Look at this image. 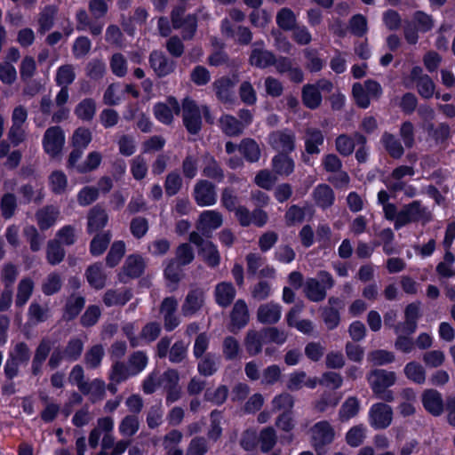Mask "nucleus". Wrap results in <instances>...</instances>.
Here are the masks:
<instances>
[{"label": "nucleus", "mask_w": 455, "mask_h": 455, "mask_svg": "<svg viewBox=\"0 0 455 455\" xmlns=\"http://www.w3.org/2000/svg\"><path fill=\"white\" fill-rule=\"evenodd\" d=\"M302 311V306L293 307L287 314V324L291 327H295L299 331L304 334H309L313 331V323L309 320H298V317Z\"/></svg>", "instance_id": "nucleus-22"}, {"label": "nucleus", "mask_w": 455, "mask_h": 455, "mask_svg": "<svg viewBox=\"0 0 455 455\" xmlns=\"http://www.w3.org/2000/svg\"><path fill=\"white\" fill-rule=\"evenodd\" d=\"M431 220L430 212L420 205L418 201L404 206L397 214L395 228L396 229L410 222L420 221L426 223Z\"/></svg>", "instance_id": "nucleus-3"}, {"label": "nucleus", "mask_w": 455, "mask_h": 455, "mask_svg": "<svg viewBox=\"0 0 455 455\" xmlns=\"http://www.w3.org/2000/svg\"><path fill=\"white\" fill-rule=\"evenodd\" d=\"M310 435L312 444L317 450L334 440L335 431L328 421L322 420L310 428Z\"/></svg>", "instance_id": "nucleus-8"}, {"label": "nucleus", "mask_w": 455, "mask_h": 455, "mask_svg": "<svg viewBox=\"0 0 455 455\" xmlns=\"http://www.w3.org/2000/svg\"><path fill=\"white\" fill-rule=\"evenodd\" d=\"M148 364L147 355L140 351L132 354L128 361V365L132 373L137 375L141 372Z\"/></svg>", "instance_id": "nucleus-54"}, {"label": "nucleus", "mask_w": 455, "mask_h": 455, "mask_svg": "<svg viewBox=\"0 0 455 455\" xmlns=\"http://www.w3.org/2000/svg\"><path fill=\"white\" fill-rule=\"evenodd\" d=\"M250 319L247 304L243 299H238L231 312V322L234 328L241 329L244 327Z\"/></svg>", "instance_id": "nucleus-24"}, {"label": "nucleus", "mask_w": 455, "mask_h": 455, "mask_svg": "<svg viewBox=\"0 0 455 455\" xmlns=\"http://www.w3.org/2000/svg\"><path fill=\"white\" fill-rule=\"evenodd\" d=\"M84 394L90 395L92 402L99 401L104 397L105 383L100 379H94L91 383L84 385V390H81Z\"/></svg>", "instance_id": "nucleus-45"}, {"label": "nucleus", "mask_w": 455, "mask_h": 455, "mask_svg": "<svg viewBox=\"0 0 455 455\" xmlns=\"http://www.w3.org/2000/svg\"><path fill=\"white\" fill-rule=\"evenodd\" d=\"M405 376L411 381L423 384L426 379V372L421 364L416 362H411L404 367Z\"/></svg>", "instance_id": "nucleus-41"}, {"label": "nucleus", "mask_w": 455, "mask_h": 455, "mask_svg": "<svg viewBox=\"0 0 455 455\" xmlns=\"http://www.w3.org/2000/svg\"><path fill=\"white\" fill-rule=\"evenodd\" d=\"M454 261V255L451 251H446L443 257V261L440 262L436 267L437 273L444 277H450L454 275L455 270L452 267Z\"/></svg>", "instance_id": "nucleus-52"}, {"label": "nucleus", "mask_w": 455, "mask_h": 455, "mask_svg": "<svg viewBox=\"0 0 455 455\" xmlns=\"http://www.w3.org/2000/svg\"><path fill=\"white\" fill-rule=\"evenodd\" d=\"M220 125L222 132L228 136L239 135L243 129V124L229 115L223 116L220 118Z\"/></svg>", "instance_id": "nucleus-33"}, {"label": "nucleus", "mask_w": 455, "mask_h": 455, "mask_svg": "<svg viewBox=\"0 0 455 455\" xmlns=\"http://www.w3.org/2000/svg\"><path fill=\"white\" fill-rule=\"evenodd\" d=\"M235 289L231 283L222 282L215 287V300L220 307H228L235 299Z\"/></svg>", "instance_id": "nucleus-18"}, {"label": "nucleus", "mask_w": 455, "mask_h": 455, "mask_svg": "<svg viewBox=\"0 0 455 455\" xmlns=\"http://www.w3.org/2000/svg\"><path fill=\"white\" fill-rule=\"evenodd\" d=\"M96 112V103L92 99L82 100L76 108L75 113L78 118L90 121L93 118Z\"/></svg>", "instance_id": "nucleus-42"}, {"label": "nucleus", "mask_w": 455, "mask_h": 455, "mask_svg": "<svg viewBox=\"0 0 455 455\" xmlns=\"http://www.w3.org/2000/svg\"><path fill=\"white\" fill-rule=\"evenodd\" d=\"M125 252V244L122 241L113 243L107 256V264L113 267L116 266Z\"/></svg>", "instance_id": "nucleus-46"}, {"label": "nucleus", "mask_w": 455, "mask_h": 455, "mask_svg": "<svg viewBox=\"0 0 455 455\" xmlns=\"http://www.w3.org/2000/svg\"><path fill=\"white\" fill-rule=\"evenodd\" d=\"M269 143L276 151L291 152L294 149V134L287 131L273 132L269 137Z\"/></svg>", "instance_id": "nucleus-14"}, {"label": "nucleus", "mask_w": 455, "mask_h": 455, "mask_svg": "<svg viewBox=\"0 0 455 455\" xmlns=\"http://www.w3.org/2000/svg\"><path fill=\"white\" fill-rule=\"evenodd\" d=\"M251 64L258 68H267L275 63L272 52L266 50L254 49L250 58Z\"/></svg>", "instance_id": "nucleus-36"}, {"label": "nucleus", "mask_w": 455, "mask_h": 455, "mask_svg": "<svg viewBox=\"0 0 455 455\" xmlns=\"http://www.w3.org/2000/svg\"><path fill=\"white\" fill-rule=\"evenodd\" d=\"M99 189L93 187H84L77 195L80 205L86 206L93 203L98 197Z\"/></svg>", "instance_id": "nucleus-63"}, {"label": "nucleus", "mask_w": 455, "mask_h": 455, "mask_svg": "<svg viewBox=\"0 0 455 455\" xmlns=\"http://www.w3.org/2000/svg\"><path fill=\"white\" fill-rule=\"evenodd\" d=\"M92 141V132L86 128H77L72 137V144L75 148L84 149Z\"/></svg>", "instance_id": "nucleus-55"}, {"label": "nucleus", "mask_w": 455, "mask_h": 455, "mask_svg": "<svg viewBox=\"0 0 455 455\" xmlns=\"http://www.w3.org/2000/svg\"><path fill=\"white\" fill-rule=\"evenodd\" d=\"M74 68L70 65H64L58 68L56 74V82L62 87H67L75 79Z\"/></svg>", "instance_id": "nucleus-57"}, {"label": "nucleus", "mask_w": 455, "mask_h": 455, "mask_svg": "<svg viewBox=\"0 0 455 455\" xmlns=\"http://www.w3.org/2000/svg\"><path fill=\"white\" fill-rule=\"evenodd\" d=\"M183 121L188 131L191 133H197L201 129V114L196 103L186 99L182 105Z\"/></svg>", "instance_id": "nucleus-10"}, {"label": "nucleus", "mask_w": 455, "mask_h": 455, "mask_svg": "<svg viewBox=\"0 0 455 455\" xmlns=\"http://www.w3.org/2000/svg\"><path fill=\"white\" fill-rule=\"evenodd\" d=\"M369 384L378 398L387 402H392L394 395L387 388L396 381V375L394 371L386 370H374L368 376Z\"/></svg>", "instance_id": "nucleus-1"}, {"label": "nucleus", "mask_w": 455, "mask_h": 455, "mask_svg": "<svg viewBox=\"0 0 455 455\" xmlns=\"http://www.w3.org/2000/svg\"><path fill=\"white\" fill-rule=\"evenodd\" d=\"M102 160V156L100 152L92 151L89 153L84 162L76 166V170L79 172L84 173L92 172L98 168Z\"/></svg>", "instance_id": "nucleus-50"}, {"label": "nucleus", "mask_w": 455, "mask_h": 455, "mask_svg": "<svg viewBox=\"0 0 455 455\" xmlns=\"http://www.w3.org/2000/svg\"><path fill=\"white\" fill-rule=\"evenodd\" d=\"M318 382L316 378H308L305 371H297L289 374L286 387L291 391H297L304 387L315 388Z\"/></svg>", "instance_id": "nucleus-15"}, {"label": "nucleus", "mask_w": 455, "mask_h": 455, "mask_svg": "<svg viewBox=\"0 0 455 455\" xmlns=\"http://www.w3.org/2000/svg\"><path fill=\"white\" fill-rule=\"evenodd\" d=\"M422 403L425 409L435 416H438L443 412V399L441 395L435 390H426L422 395Z\"/></svg>", "instance_id": "nucleus-19"}, {"label": "nucleus", "mask_w": 455, "mask_h": 455, "mask_svg": "<svg viewBox=\"0 0 455 455\" xmlns=\"http://www.w3.org/2000/svg\"><path fill=\"white\" fill-rule=\"evenodd\" d=\"M189 240L191 243L199 247V255L204 262L210 267H216L220 263V253L217 247L208 240H204L197 233L190 234Z\"/></svg>", "instance_id": "nucleus-5"}, {"label": "nucleus", "mask_w": 455, "mask_h": 455, "mask_svg": "<svg viewBox=\"0 0 455 455\" xmlns=\"http://www.w3.org/2000/svg\"><path fill=\"white\" fill-rule=\"evenodd\" d=\"M259 441L261 443V449L264 451H267L273 448L276 443V435L272 427H267L260 433Z\"/></svg>", "instance_id": "nucleus-64"}, {"label": "nucleus", "mask_w": 455, "mask_h": 455, "mask_svg": "<svg viewBox=\"0 0 455 455\" xmlns=\"http://www.w3.org/2000/svg\"><path fill=\"white\" fill-rule=\"evenodd\" d=\"M276 22L283 29H291L295 24V15L291 10L283 8L278 12Z\"/></svg>", "instance_id": "nucleus-60"}, {"label": "nucleus", "mask_w": 455, "mask_h": 455, "mask_svg": "<svg viewBox=\"0 0 455 455\" xmlns=\"http://www.w3.org/2000/svg\"><path fill=\"white\" fill-rule=\"evenodd\" d=\"M281 315L282 307L275 302L261 304L257 310V319L261 323H275L280 320Z\"/></svg>", "instance_id": "nucleus-13"}, {"label": "nucleus", "mask_w": 455, "mask_h": 455, "mask_svg": "<svg viewBox=\"0 0 455 455\" xmlns=\"http://www.w3.org/2000/svg\"><path fill=\"white\" fill-rule=\"evenodd\" d=\"M59 211L53 206L45 207L36 213L37 223L42 229H46L52 226L59 216Z\"/></svg>", "instance_id": "nucleus-32"}, {"label": "nucleus", "mask_w": 455, "mask_h": 455, "mask_svg": "<svg viewBox=\"0 0 455 455\" xmlns=\"http://www.w3.org/2000/svg\"><path fill=\"white\" fill-rule=\"evenodd\" d=\"M332 84L327 80L318 81L315 84H307L302 90L303 103L309 108H316L322 102L320 91L330 92Z\"/></svg>", "instance_id": "nucleus-6"}, {"label": "nucleus", "mask_w": 455, "mask_h": 455, "mask_svg": "<svg viewBox=\"0 0 455 455\" xmlns=\"http://www.w3.org/2000/svg\"><path fill=\"white\" fill-rule=\"evenodd\" d=\"M314 197L318 205L328 207L332 204L334 195L331 188L327 185H319L314 191Z\"/></svg>", "instance_id": "nucleus-39"}, {"label": "nucleus", "mask_w": 455, "mask_h": 455, "mask_svg": "<svg viewBox=\"0 0 455 455\" xmlns=\"http://www.w3.org/2000/svg\"><path fill=\"white\" fill-rule=\"evenodd\" d=\"M20 363V358L10 354L4 367V376L7 380H12L18 375Z\"/></svg>", "instance_id": "nucleus-62"}, {"label": "nucleus", "mask_w": 455, "mask_h": 455, "mask_svg": "<svg viewBox=\"0 0 455 455\" xmlns=\"http://www.w3.org/2000/svg\"><path fill=\"white\" fill-rule=\"evenodd\" d=\"M17 208V198L12 193H5L0 200V209L2 216L5 219H11Z\"/></svg>", "instance_id": "nucleus-43"}, {"label": "nucleus", "mask_w": 455, "mask_h": 455, "mask_svg": "<svg viewBox=\"0 0 455 455\" xmlns=\"http://www.w3.org/2000/svg\"><path fill=\"white\" fill-rule=\"evenodd\" d=\"M359 401L355 397L347 398L341 405L339 411L340 421H347L355 417L359 411Z\"/></svg>", "instance_id": "nucleus-37"}, {"label": "nucleus", "mask_w": 455, "mask_h": 455, "mask_svg": "<svg viewBox=\"0 0 455 455\" xmlns=\"http://www.w3.org/2000/svg\"><path fill=\"white\" fill-rule=\"evenodd\" d=\"M50 189L57 195L64 194L68 191V181L67 175L62 171H54L49 176Z\"/></svg>", "instance_id": "nucleus-31"}, {"label": "nucleus", "mask_w": 455, "mask_h": 455, "mask_svg": "<svg viewBox=\"0 0 455 455\" xmlns=\"http://www.w3.org/2000/svg\"><path fill=\"white\" fill-rule=\"evenodd\" d=\"M237 80L229 77H221L214 81L212 86L217 98L224 102H231L233 100V89Z\"/></svg>", "instance_id": "nucleus-16"}, {"label": "nucleus", "mask_w": 455, "mask_h": 455, "mask_svg": "<svg viewBox=\"0 0 455 455\" xmlns=\"http://www.w3.org/2000/svg\"><path fill=\"white\" fill-rule=\"evenodd\" d=\"M194 197L199 206L213 205L217 201L214 186L205 180L198 181L194 189Z\"/></svg>", "instance_id": "nucleus-11"}, {"label": "nucleus", "mask_w": 455, "mask_h": 455, "mask_svg": "<svg viewBox=\"0 0 455 455\" xmlns=\"http://www.w3.org/2000/svg\"><path fill=\"white\" fill-rule=\"evenodd\" d=\"M414 175V170L410 166H399L387 178V187L393 191H400L404 188L402 179L405 176Z\"/></svg>", "instance_id": "nucleus-21"}, {"label": "nucleus", "mask_w": 455, "mask_h": 455, "mask_svg": "<svg viewBox=\"0 0 455 455\" xmlns=\"http://www.w3.org/2000/svg\"><path fill=\"white\" fill-rule=\"evenodd\" d=\"M44 148L51 156H57L62 150L65 143V136L60 127L47 129L44 137Z\"/></svg>", "instance_id": "nucleus-9"}, {"label": "nucleus", "mask_w": 455, "mask_h": 455, "mask_svg": "<svg viewBox=\"0 0 455 455\" xmlns=\"http://www.w3.org/2000/svg\"><path fill=\"white\" fill-rule=\"evenodd\" d=\"M323 143V132L316 128H308L305 135V148L307 154H319V146Z\"/></svg>", "instance_id": "nucleus-27"}, {"label": "nucleus", "mask_w": 455, "mask_h": 455, "mask_svg": "<svg viewBox=\"0 0 455 455\" xmlns=\"http://www.w3.org/2000/svg\"><path fill=\"white\" fill-rule=\"evenodd\" d=\"M150 64L159 76L170 74L173 70V62L169 61L160 52H155L150 55Z\"/></svg>", "instance_id": "nucleus-29"}, {"label": "nucleus", "mask_w": 455, "mask_h": 455, "mask_svg": "<svg viewBox=\"0 0 455 455\" xmlns=\"http://www.w3.org/2000/svg\"><path fill=\"white\" fill-rule=\"evenodd\" d=\"M180 106L176 99L170 97L164 103H157L154 107V114L156 118L164 124H170L173 116L179 115Z\"/></svg>", "instance_id": "nucleus-12"}, {"label": "nucleus", "mask_w": 455, "mask_h": 455, "mask_svg": "<svg viewBox=\"0 0 455 455\" xmlns=\"http://www.w3.org/2000/svg\"><path fill=\"white\" fill-rule=\"evenodd\" d=\"M132 376L135 374L132 373L129 365L126 366L123 363H116L110 372V379L116 383L124 381Z\"/></svg>", "instance_id": "nucleus-53"}, {"label": "nucleus", "mask_w": 455, "mask_h": 455, "mask_svg": "<svg viewBox=\"0 0 455 455\" xmlns=\"http://www.w3.org/2000/svg\"><path fill=\"white\" fill-rule=\"evenodd\" d=\"M204 299V295L202 290L196 289L189 291L182 306L183 315L188 316L196 314L202 307Z\"/></svg>", "instance_id": "nucleus-20"}, {"label": "nucleus", "mask_w": 455, "mask_h": 455, "mask_svg": "<svg viewBox=\"0 0 455 455\" xmlns=\"http://www.w3.org/2000/svg\"><path fill=\"white\" fill-rule=\"evenodd\" d=\"M108 215L105 210L99 206H94L88 214L87 230L89 233L99 231L103 228L108 222Z\"/></svg>", "instance_id": "nucleus-26"}, {"label": "nucleus", "mask_w": 455, "mask_h": 455, "mask_svg": "<svg viewBox=\"0 0 455 455\" xmlns=\"http://www.w3.org/2000/svg\"><path fill=\"white\" fill-rule=\"evenodd\" d=\"M104 355V349L100 345L92 347L85 355V363L88 367L95 368L100 365Z\"/></svg>", "instance_id": "nucleus-59"}, {"label": "nucleus", "mask_w": 455, "mask_h": 455, "mask_svg": "<svg viewBox=\"0 0 455 455\" xmlns=\"http://www.w3.org/2000/svg\"><path fill=\"white\" fill-rule=\"evenodd\" d=\"M132 293L128 290L108 291L104 296V303L108 307L122 306L130 300Z\"/></svg>", "instance_id": "nucleus-34"}, {"label": "nucleus", "mask_w": 455, "mask_h": 455, "mask_svg": "<svg viewBox=\"0 0 455 455\" xmlns=\"http://www.w3.org/2000/svg\"><path fill=\"white\" fill-rule=\"evenodd\" d=\"M131 172L135 180H142L148 173L147 161L143 156L134 157L131 164Z\"/></svg>", "instance_id": "nucleus-58"}, {"label": "nucleus", "mask_w": 455, "mask_h": 455, "mask_svg": "<svg viewBox=\"0 0 455 455\" xmlns=\"http://www.w3.org/2000/svg\"><path fill=\"white\" fill-rule=\"evenodd\" d=\"M124 94V89L119 84H111L106 90L103 100L107 105H116L118 104Z\"/></svg>", "instance_id": "nucleus-48"}, {"label": "nucleus", "mask_w": 455, "mask_h": 455, "mask_svg": "<svg viewBox=\"0 0 455 455\" xmlns=\"http://www.w3.org/2000/svg\"><path fill=\"white\" fill-rule=\"evenodd\" d=\"M330 307L323 311V318L329 329H334L339 323V314L338 308L342 307V302L338 298L329 299Z\"/></svg>", "instance_id": "nucleus-25"}, {"label": "nucleus", "mask_w": 455, "mask_h": 455, "mask_svg": "<svg viewBox=\"0 0 455 455\" xmlns=\"http://www.w3.org/2000/svg\"><path fill=\"white\" fill-rule=\"evenodd\" d=\"M239 150L250 162H257L259 159L260 149L253 140H243L239 146Z\"/></svg>", "instance_id": "nucleus-40"}, {"label": "nucleus", "mask_w": 455, "mask_h": 455, "mask_svg": "<svg viewBox=\"0 0 455 455\" xmlns=\"http://www.w3.org/2000/svg\"><path fill=\"white\" fill-rule=\"evenodd\" d=\"M334 285L331 275L326 271H320L316 278H308L304 283V292L310 300L318 302L326 296V291Z\"/></svg>", "instance_id": "nucleus-2"}, {"label": "nucleus", "mask_w": 455, "mask_h": 455, "mask_svg": "<svg viewBox=\"0 0 455 455\" xmlns=\"http://www.w3.org/2000/svg\"><path fill=\"white\" fill-rule=\"evenodd\" d=\"M392 408L385 403L373 404L369 411V423L375 429L387 428L392 422Z\"/></svg>", "instance_id": "nucleus-7"}, {"label": "nucleus", "mask_w": 455, "mask_h": 455, "mask_svg": "<svg viewBox=\"0 0 455 455\" xmlns=\"http://www.w3.org/2000/svg\"><path fill=\"white\" fill-rule=\"evenodd\" d=\"M119 432L124 436H132L139 430V419L136 416H126L119 425Z\"/></svg>", "instance_id": "nucleus-49"}, {"label": "nucleus", "mask_w": 455, "mask_h": 455, "mask_svg": "<svg viewBox=\"0 0 455 455\" xmlns=\"http://www.w3.org/2000/svg\"><path fill=\"white\" fill-rule=\"evenodd\" d=\"M145 267L143 259L139 255H130L125 259L123 267V274L129 277L140 276Z\"/></svg>", "instance_id": "nucleus-28"}, {"label": "nucleus", "mask_w": 455, "mask_h": 455, "mask_svg": "<svg viewBox=\"0 0 455 455\" xmlns=\"http://www.w3.org/2000/svg\"><path fill=\"white\" fill-rule=\"evenodd\" d=\"M183 13V10L176 9L172 12V19L175 28L183 29L184 38H190L196 29V20L194 16H188L185 20L181 21L180 16Z\"/></svg>", "instance_id": "nucleus-23"}, {"label": "nucleus", "mask_w": 455, "mask_h": 455, "mask_svg": "<svg viewBox=\"0 0 455 455\" xmlns=\"http://www.w3.org/2000/svg\"><path fill=\"white\" fill-rule=\"evenodd\" d=\"M415 82L418 92L423 98L429 99L435 94L434 82L427 75L423 74V69L419 66L412 68L410 76L403 80L406 87H411Z\"/></svg>", "instance_id": "nucleus-4"}, {"label": "nucleus", "mask_w": 455, "mask_h": 455, "mask_svg": "<svg viewBox=\"0 0 455 455\" xmlns=\"http://www.w3.org/2000/svg\"><path fill=\"white\" fill-rule=\"evenodd\" d=\"M413 24L420 32H427L434 27L432 17L423 12H416L413 14Z\"/></svg>", "instance_id": "nucleus-56"}, {"label": "nucleus", "mask_w": 455, "mask_h": 455, "mask_svg": "<svg viewBox=\"0 0 455 455\" xmlns=\"http://www.w3.org/2000/svg\"><path fill=\"white\" fill-rule=\"evenodd\" d=\"M382 141L391 156L399 158L403 156V148L398 140H396L393 135L387 133L384 134Z\"/></svg>", "instance_id": "nucleus-51"}, {"label": "nucleus", "mask_w": 455, "mask_h": 455, "mask_svg": "<svg viewBox=\"0 0 455 455\" xmlns=\"http://www.w3.org/2000/svg\"><path fill=\"white\" fill-rule=\"evenodd\" d=\"M262 341H265L263 331L259 333L254 331H250L247 333L245 339V347L248 353L251 355L259 353L262 347Z\"/></svg>", "instance_id": "nucleus-44"}, {"label": "nucleus", "mask_w": 455, "mask_h": 455, "mask_svg": "<svg viewBox=\"0 0 455 455\" xmlns=\"http://www.w3.org/2000/svg\"><path fill=\"white\" fill-rule=\"evenodd\" d=\"M222 215L212 210L204 211L198 220L197 228L204 231H212L222 225Z\"/></svg>", "instance_id": "nucleus-17"}, {"label": "nucleus", "mask_w": 455, "mask_h": 455, "mask_svg": "<svg viewBox=\"0 0 455 455\" xmlns=\"http://www.w3.org/2000/svg\"><path fill=\"white\" fill-rule=\"evenodd\" d=\"M353 96L356 102V104L363 108H366L370 105L371 96L368 94L367 91L364 89L363 85L356 83L353 86Z\"/></svg>", "instance_id": "nucleus-61"}, {"label": "nucleus", "mask_w": 455, "mask_h": 455, "mask_svg": "<svg viewBox=\"0 0 455 455\" xmlns=\"http://www.w3.org/2000/svg\"><path fill=\"white\" fill-rule=\"evenodd\" d=\"M86 278L91 286L95 289H101L105 285L106 275L100 265L95 264L88 267Z\"/></svg>", "instance_id": "nucleus-35"}, {"label": "nucleus", "mask_w": 455, "mask_h": 455, "mask_svg": "<svg viewBox=\"0 0 455 455\" xmlns=\"http://www.w3.org/2000/svg\"><path fill=\"white\" fill-rule=\"evenodd\" d=\"M272 166L275 173L288 176L294 170V162L287 155L279 154L273 158Z\"/></svg>", "instance_id": "nucleus-30"}, {"label": "nucleus", "mask_w": 455, "mask_h": 455, "mask_svg": "<svg viewBox=\"0 0 455 455\" xmlns=\"http://www.w3.org/2000/svg\"><path fill=\"white\" fill-rule=\"evenodd\" d=\"M111 239L109 232L97 235L91 242V252L94 256L101 255Z\"/></svg>", "instance_id": "nucleus-47"}, {"label": "nucleus", "mask_w": 455, "mask_h": 455, "mask_svg": "<svg viewBox=\"0 0 455 455\" xmlns=\"http://www.w3.org/2000/svg\"><path fill=\"white\" fill-rule=\"evenodd\" d=\"M366 427L363 424L352 427L346 433V442L351 447H358L366 437Z\"/></svg>", "instance_id": "nucleus-38"}]
</instances>
